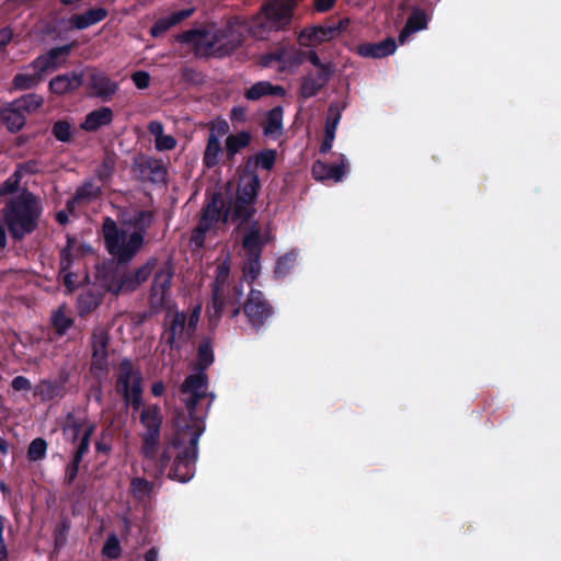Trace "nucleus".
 <instances>
[{"mask_svg":"<svg viewBox=\"0 0 561 561\" xmlns=\"http://www.w3.org/2000/svg\"><path fill=\"white\" fill-rule=\"evenodd\" d=\"M133 170L140 181L167 184L168 168L161 159L141 154L134 159Z\"/></svg>","mask_w":561,"mask_h":561,"instance_id":"nucleus-11","label":"nucleus"},{"mask_svg":"<svg viewBox=\"0 0 561 561\" xmlns=\"http://www.w3.org/2000/svg\"><path fill=\"white\" fill-rule=\"evenodd\" d=\"M344 108H345L344 104H341L340 102H332L328 108L325 127L336 129L337 125L341 121L342 112Z\"/></svg>","mask_w":561,"mask_h":561,"instance_id":"nucleus-42","label":"nucleus"},{"mask_svg":"<svg viewBox=\"0 0 561 561\" xmlns=\"http://www.w3.org/2000/svg\"><path fill=\"white\" fill-rule=\"evenodd\" d=\"M122 554L119 539L115 534L107 535V559H118Z\"/></svg>","mask_w":561,"mask_h":561,"instance_id":"nucleus-49","label":"nucleus"},{"mask_svg":"<svg viewBox=\"0 0 561 561\" xmlns=\"http://www.w3.org/2000/svg\"><path fill=\"white\" fill-rule=\"evenodd\" d=\"M101 186L94 185L93 183L83 184L76 193L75 197L68 203V207L72 204H84L90 203L101 195Z\"/></svg>","mask_w":561,"mask_h":561,"instance_id":"nucleus-34","label":"nucleus"},{"mask_svg":"<svg viewBox=\"0 0 561 561\" xmlns=\"http://www.w3.org/2000/svg\"><path fill=\"white\" fill-rule=\"evenodd\" d=\"M101 302V299L94 294L87 291L80 295L78 299V308L81 316L90 313Z\"/></svg>","mask_w":561,"mask_h":561,"instance_id":"nucleus-40","label":"nucleus"},{"mask_svg":"<svg viewBox=\"0 0 561 561\" xmlns=\"http://www.w3.org/2000/svg\"><path fill=\"white\" fill-rule=\"evenodd\" d=\"M104 16L105 11L103 9H92L82 14L72 16L71 23L75 27L82 30L101 21Z\"/></svg>","mask_w":561,"mask_h":561,"instance_id":"nucleus-35","label":"nucleus"},{"mask_svg":"<svg viewBox=\"0 0 561 561\" xmlns=\"http://www.w3.org/2000/svg\"><path fill=\"white\" fill-rule=\"evenodd\" d=\"M283 115L284 110L282 106H275L266 113L264 125H263V134L265 137H270L272 139H277L283 135L284 126H283Z\"/></svg>","mask_w":561,"mask_h":561,"instance_id":"nucleus-27","label":"nucleus"},{"mask_svg":"<svg viewBox=\"0 0 561 561\" xmlns=\"http://www.w3.org/2000/svg\"><path fill=\"white\" fill-rule=\"evenodd\" d=\"M41 208L35 196L23 191L12 197L3 209V222L15 240L33 232L38 225Z\"/></svg>","mask_w":561,"mask_h":561,"instance_id":"nucleus-5","label":"nucleus"},{"mask_svg":"<svg viewBox=\"0 0 561 561\" xmlns=\"http://www.w3.org/2000/svg\"><path fill=\"white\" fill-rule=\"evenodd\" d=\"M256 209L253 203H241L238 197H236L233 206H232V219L239 221L240 226L250 222L251 218L255 215Z\"/></svg>","mask_w":561,"mask_h":561,"instance_id":"nucleus-33","label":"nucleus"},{"mask_svg":"<svg viewBox=\"0 0 561 561\" xmlns=\"http://www.w3.org/2000/svg\"><path fill=\"white\" fill-rule=\"evenodd\" d=\"M133 495L138 501H146L150 497L153 483L144 478H134L130 482Z\"/></svg>","mask_w":561,"mask_h":561,"instance_id":"nucleus-36","label":"nucleus"},{"mask_svg":"<svg viewBox=\"0 0 561 561\" xmlns=\"http://www.w3.org/2000/svg\"><path fill=\"white\" fill-rule=\"evenodd\" d=\"M217 131V136H224L229 131V125L226 121H219L215 126L211 127V131Z\"/></svg>","mask_w":561,"mask_h":561,"instance_id":"nucleus-64","label":"nucleus"},{"mask_svg":"<svg viewBox=\"0 0 561 561\" xmlns=\"http://www.w3.org/2000/svg\"><path fill=\"white\" fill-rule=\"evenodd\" d=\"M164 126L159 121H151L148 124V131L154 137V140L163 135Z\"/></svg>","mask_w":561,"mask_h":561,"instance_id":"nucleus-58","label":"nucleus"},{"mask_svg":"<svg viewBox=\"0 0 561 561\" xmlns=\"http://www.w3.org/2000/svg\"><path fill=\"white\" fill-rule=\"evenodd\" d=\"M70 49V45L51 48L47 54L39 56L33 62V68L42 76L46 72L54 71L65 62Z\"/></svg>","mask_w":561,"mask_h":561,"instance_id":"nucleus-15","label":"nucleus"},{"mask_svg":"<svg viewBox=\"0 0 561 561\" xmlns=\"http://www.w3.org/2000/svg\"><path fill=\"white\" fill-rule=\"evenodd\" d=\"M232 122L244 123L247 121V108L243 106H234L230 112Z\"/></svg>","mask_w":561,"mask_h":561,"instance_id":"nucleus-57","label":"nucleus"},{"mask_svg":"<svg viewBox=\"0 0 561 561\" xmlns=\"http://www.w3.org/2000/svg\"><path fill=\"white\" fill-rule=\"evenodd\" d=\"M272 240L271 231L265 230L263 232L257 220H253L249 225L248 231L242 238V249L244 251L242 274L248 284L252 285L260 276L263 249Z\"/></svg>","mask_w":561,"mask_h":561,"instance_id":"nucleus-9","label":"nucleus"},{"mask_svg":"<svg viewBox=\"0 0 561 561\" xmlns=\"http://www.w3.org/2000/svg\"><path fill=\"white\" fill-rule=\"evenodd\" d=\"M105 365V337L94 334L93 336V357L91 371L94 377L101 381L104 375Z\"/></svg>","mask_w":561,"mask_h":561,"instance_id":"nucleus-29","label":"nucleus"},{"mask_svg":"<svg viewBox=\"0 0 561 561\" xmlns=\"http://www.w3.org/2000/svg\"><path fill=\"white\" fill-rule=\"evenodd\" d=\"M215 362L214 339L205 335L197 346V373L188 375L180 387L186 412L179 411L174 416V433L171 442L159 457V468L171 480L186 483L195 474L198 456V442L205 431L206 411H199L202 400L209 398L208 407L215 399L208 393V376L205 373Z\"/></svg>","mask_w":561,"mask_h":561,"instance_id":"nucleus-1","label":"nucleus"},{"mask_svg":"<svg viewBox=\"0 0 561 561\" xmlns=\"http://www.w3.org/2000/svg\"><path fill=\"white\" fill-rule=\"evenodd\" d=\"M305 59H307L317 69H320L323 66H334V64L332 62H322L318 53L314 49L305 51Z\"/></svg>","mask_w":561,"mask_h":561,"instance_id":"nucleus-54","label":"nucleus"},{"mask_svg":"<svg viewBox=\"0 0 561 561\" xmlns=\"http://www.w3.org/2000/svg\"><path fill=\"white\" fill-rule=\"evenodd\" d=\"M209 231V228L205 226H202L197 224V226L194 228L191 237L192 243H194L196 247L201 248L204 247L205 240H206V233Z\"/></svg>","mask_w":561,"mask_h":561,"instance_id":"nucleus-51","label":"nucleus"},{"mask_svg":"<svg viewBox=\"0 0 561 561\" xmlns=\"http://www.w3.org/2000/svg\"><path fill=\"white\" fill-rule=\"evenodd\" d=\"M20 182V173L15 172L2 185H0V196L16 192Z\"/></svg>","mask_w":561,"mask_h":561,"instance_id":"nucleus-52","label":"nucleus"},{"mask_svg":"<svg viewBox=\"0 0 561 561\" xmlns=\"http://www.w3.org/2000/svg\"><path fill=\"white\" fill-rule=\"evenodd\" d=\"M427 23L428 21L425 11L419 8L414 9L399 34V43L404 44L413 33L425 30L427 27Z\"/></svg>","mask_w":561,"mask_h":561,"instance_id":"nucleus-25","label":"nucleus"},{"mask_svg":"<svg viewBox=\"0 0 561 561\" xmlns=\"http://www.w3.org/2000/svg\"><path fill=\"white\" fill-rule=\"evenodd\" d=\"M42 79L43 76L38 71L35 75L20 73L15 76L13 84L19 90H26L37 85Z\"/></svg>","mask_w":561,"mask_h":561,"instance_id":"nucleus-41","label":"nucleus"},{"mask_svg":"<svg viewBox=\"0 0 561 561\" xmlns=\"http://www.w3.org/2000/svg\"><path fill=\"white\" fill-rule=\"evenodd\" d=\"M230 275V259L227 257L216 268V277L213 289V306L216 313L222 314L224 309L227 307V300L220 295Z\"/></svg>","mask_w":561,"mask_h":561,"instance_id":"nucleus-17","label":"nucleus"},{"mask_svg":"<svg viewBox=\"0 0 561 561\" xmlns=\"http://www.w3.org/2000/svg\"><path fill=\"white\" fill-rule=\"evenodd\" d=\"M397 49L394 38L387 37L379 43H364L358 46V54L365 58H383L392 55Z\"/></svg>","mask_w":561,"mask_h":561,"instance_id":"nucleus-22","label":"nucleus"},{"mask_svg":"<svg viewBox=\"0 0 561 561\" xmlns=\"http://www.w3.org/2000/svg\"><path fill=\"white\" fill-rule=\"evenodd\" d=\"M116 391L122 396L125 408L131 409L133 416L139 413V422L145 428L141 434V451L146 458L156 459L161 437L162 411L158 404H144L142 375L128 358H124L118 366Z\"/></svg>","mask_w":561,"mask_h":561,"instance_id":"nucleus-3","label":"nucleus"},{"mask_svg":"<svg viewBox=\"0 0 561 561\" xmlns=\"http://www.w3.org/2000/svg\"><path fill=\"white\" fill-rule=\"evenodd\" d=\"M47 449V443L43 438H35L28 446L27 457L31 461L42 459Z\"/></svg>","mask_w":561,"mask_h":561,"instance_id":"nucleus-46","label":"nucleus"},{"mask_svg":"<svg viewBox=\"0 0 561 561\" xmlns=\"http://www.w3.org/2000/svg\"><path fill=\"white\" fill-rule=\"evenodd\" d=\"M176 42L191 45L198 57L224 58L237 50L244 41L242 26L230 20L225 26L191 28L176 35Z\"/></svg>","mask_w":561,"mask_h":561,"instance_id":"nucleus-4","label":"nucleus"},{"mask_svg":"<svg viewBox=\"0 0 561 561\" xmlns=\"http://www.w3.org/2000/svg\"><path fill=\"white\" fill-rule=\"evenodd\" d=\"M14 102L23 113H32L43 105L44 99L41 95L31 93L15 100Z\"/></svg>","mask_w":561,"mask_h":561,"instance_id":"nucleus-39","label":"nucleus"},{"mask_svg":"<svg viewBox=\"0 0 561 561\" xmlns=\"http://www.w3.org/2000/svg\"><path fill=\"white\" fill-rule=\"evenodd\" d=\"M242 294V283L234 285L232 288V297L228 298L227 307L224 309L222 313H227L233 319L242 311L248 323L257 332L274 314V308L259 289L251 288L243 305L240 304Z\"/></svg>","mask_w":561,"mask_h":561,"instance_id":"nucleus-7","label":"nucleus"},{"mask_svg":"<svg viewBox=\"0 0 561 561\" xmlns=\"http://www.w3.org/2000/svg\"><path fill=\"white\" fill-rule=\"evenodd\" d=\"M222 153L221 142L218 136L210 131L207 145L203 154V163L206 168L213 169L219 164V156Z\"/></svg>","mask_w":561,"mask_h":561,"instance_id":"nucleus-31","label":"nucleus"},{"mask_svg":"<svg viewBox=\"0 0 561 561\" xmlns=\"http://www.w3.org/2000/svg\"><path fill=\"white\" fill-rule=\"evenodd\" d=\"M60 274L64 277V284L67 287V289L69 291H72L75 289V287H76V279H75L76 275L72 274L71 272H69V270L64 272L61 267H60Z\"/></svg>","mask_w":561,"mask_h":561,"instance_id":"nucleus-59","label":"nucleus"},{"mask_svg":"<svg viewBox=\"0 0 561 561\" xmlns=\"http://www.w3.org/2000/svg\"><path fill=\"white\" fill-rule=\"evenodd\" d=\"M344 108H345L344 104H341L340 102H332L328 108L325 127L336 129L337 125L341 121L342 112Z\"/></svg>","mask_w":561,"mask_h":561,"instance_id":"nucleus-43","label":"nucleus"},{"mask_svg":"<svg viewBox=\"0 0 561 561\" xmlns=\"http://www.w3.org/2000/svg\"><path fill=\"white\" fill-rule=\"evenodd\" d=\"M92 253V248L87 244L79 243L77 239L68 237L67 245L61 251L60 265L64 272L70 268L71 261L69 255L76 254L79 257H83Z\"/></svg>","mask_w":561,"mask_h":561,"instance_id":"nucleus-30","label":"nucleus"},{"mask_svg":"<svg viewBox=\"0 0 561 561\" xmlns=\"http://www.w3.org/2000/svg\"><path fill=\"white\" fill-rule=\"evenodd\" d=\"M85 453V444L83 443L82 447H77L75 453L73 460L70 465H68L66 469V482L68 484L72 483L78 474V466L81 461L82 455Z\"/></svg>","mask_w":561,"mask_h":561,"instance_id":"nucleus-45","label":"nucleus"},{"mask_svg":"<svg viewBox=\"0 0 561 561\" xmlns=\"http://www.w3.org/2000/svg\"><path fill=\"white\" fill-rule=\"evenodd\" d=\"M296 7V0H270L262 5L261 11L251 20L250 33L256 39L264 41L273 32L288 30Z\"/></svg>","mask_w":561,"mask_h":561,"instance_id":"nucleus-6","label":"nucleus"},{"mask_svg":"<svg viewBox=\"0 0 561 561\" xmlns=\"http://www.w3.org/2000/svg\"><path fill=\"white\" fill-rule=\"evenodd\" d=\"M277 151L275 149H263L255 154L248 157L244 162L243 172L257 174V169L271 171L275 167Z\"/></svg>","mask_w":561,"mask_h":561,"instance_id":"nucleus-19","label":"nucleus"},{"mask_svg":"<svg viewBox=\"0 0 561 561\" xmlns=\"http://www.w3.org/2000/svg\"><path fill=\"white\" fill-rule=\"evenodd\" d=\"M12 31L10 28L0 30V54L4 51L5 46L12 39Z\"/></svg>","mask_w":561,"mask_h":561,"instance_id":"nucleus-62","label":"nucleus"},{"mask_svg":"<svg viewBox=\"0 0 561 561\" xmlns=\"http://www.w3.org/2000/svg\"><path fill=\"white\" fill-rule=\"evenodd\" d=\"M150 79V75L142 70L136 71L131 76L134 84L140 90L147 89L149 87Z\"/></svg>","mask_w":561,"mask_h":561,"instance_id":"nucleus-53","label":"nucleus"},{"mask_svg":"<svg viewBox=\"0 0 561 561\" xmlns=\"http://www.w3.org/2000/svg\"><path fill=\"white\" fill-rule=\"evenodd\" d=\"M335 66H323L317 72H308L301 79L300 94L304 99L316 96L331 80Z\"/></svg>","mask_w":561,"mask_h":561,"instance_id":"nucleus-13","label":"nucleus"},{"mask_svg":"<svg viewBox=\"0 0 561 561\" xmlns=\"http://www.w3.org/2000/svg\"><path fill=\"white\" fill-rule=\"evenodd\" d=\"M336 0H314L313 7L318 12H328L331 10Z\"/></svg>","mask_w":561,"mask_h":561,"instance_id":"nucleus-61","label":"nucleus"},{"mask_svg":"<svg viewBox=\"0 0 561 561\" xmlns=\"http://www.w3.org/2000/svg\"><path fill=\"white\" fill-rule=\"evenodd\" d=\"M252 140L251 133L242 130L237 134H231L226 138V158L231 162L236 154L250 146Z\"/></svg>","mask_w":561,"mask_h":561,"instance_id":"nucleus-28","label":"nucleus"},{"mask_svg":"<svg viewBox=\"0 0 561 561\" xmlns=\"http://www.w3.org/2000/svg\"><path fill=\"white\" fill-rule=\"evenodd\" d=\"M51 321L59 334H64L73 323L65 306H60L54 312Z\"/></svg>","mask_w":561,"mask_h":561,"instance_id":"nucleus-38","label":"nucleus"},{"mask_svg":"<svg viewBox=\"0 0 561 561\" xmlns=\"http://www.w3.org/2000/svg\"><path fill=\"white\" fill-rule=\"evenodd\" d=\"M36 394L43 400H50L60 394V388L49 381H43L36 387Z\"/></svg>","mask_w":561,"mask_h":561,"instance_id":"nucleus-47","label":"nucleus"},{"mask_svg":"<svg viewBox=\"0 0 561 561\" xmlns=\"http://www.w3.org/2000/svg\"><path fill=\"white\" fill-rule=\"evenodd\" d=\"M154 220L152 210H138L125 225L134 231L128 234L126 230L117 227L112 218L107 217V253L116 261L115 266L107 265V293L115 296L135 291L145 283L158 264L157 257H150L144 265L131 271L129 262L137 255L145 244V236Z\"/></svg>","mask_w":561,"mask_h":561,"instance_id":"nucleus-2","label":"nucleus"},{"mask_svg":"<svg viewBox=\"0 0 561 561\" xmlns=\"http://www.w3.org/2000/svg\"><path fill=\"white\" fill-rule=\"evenodd\" d=\"M295 263V255L291 253H287L280 257H278L275 268H274V277L282 278L285 277L288 272L293 268Z\"/></svg>","mask_w":561,"mask_h":561,"instance_id":"nucleus-44","label":"nucleus"},{"mask_svg":"<svg viewBox=\"0 0 561 561\" xmlns=\"http://www.w3.org/2000/svg\"><path fill=\"white\" fill-rule=\"evenodd\" d=\"M260 188L261 181L259 175L243 172L236 192V197H238L241 203L255 204Z\"/></svg>","mask_w":561,"mask_h":561,"instance_id":"nucleus-20","label":"nucleus"},{"mask_svg":"<svg viewBox=\"0 0 561 561\" xmlns=\"http://www.w3.org/2000/svg\"><path fill=\"white\" fill-rule=\"evenodd\" d=\"M174 271L171 263H165L154 274L150 288V305L153 308H163L169 300V291L171 289Z\"/></svg>","mask_w":561,"mask_h":561,"instance_id":"nucleus-12","label":"nucleus"},{"mask_svg":"<svg viewBox=\"0 0 561 561\" xmlns=\"http://www.w3.org/2000/svg\"><path fill=\"white\" fill-rule=\"evenodd\" d=\"M286 90L278 84H273L270 81H259L245 90L244 96L249 101H259L263 96L276 95L285 96Z\"/></svg>","mask_w":561,"mask_h":561,"instance_id":"nucleus-26","label":"nucleus"},{"mask_svg":"<svg viewBox=\"0 0 561 561\" xmlns=\"http://www.w3.org/2000/svg\"><path fill=\"white\" fill-rule=\"evenodd\" d=\"M347 162L343 154H341L340 163H325L320 160L316 161L312 165V176L317 181L333 180L341 182L346 173Z\"/></svg>","mask_w":561,"mask_h":561,"instance_id":"nucleus-16","label":"nucleus"},{"mask_svg":"<svg viewBox=\"0 0 561 561\" xmlns=\"http://www.w3.org/2000/svg\"><path fill=\"white\" fill-rule=\"evenodd\" d=\"M201 317V307L196 306L190 313L187 312V325L191 328V331H197V324Z\"/></svg>","mask_w":561,"mask_h":561,"instance_id":"nucleus-56","label":"nucleus"},{"mask_svg":"<svg viewBox=\"0 0 561 561\" xmlns=\"http://www.w3.org/2000/svg\"><path fill=\"white\" fill-rule=\"evenodd\" d=\"M105 124V108H99L87 115L81 123V128L85 131H95Z\"/></svg>","mask_w":561,"mask_h":561,"instance_id":"nucleus-37","label":"nucleus"},{"mask_svg":"<svg viewBox=\"0 0 561 561\" xmlns=\"http://www.w3.org/2000/svg\"><path fill=\"white\" fill-rule=\"evenodd\" d=\"M93 432V426L76 421L69 416L64 427V434L66 438L73 444L79 443L78 447H82L85 444V450L89 446V439Z\"/></svg>","mask_w":561,"mask_h":561,"instance_id":"nucleus-21","label":"nucleus"},{"mask_svg":"<svg viewBox=\"0 0 561 561\" xmlns=\"http://www.w3.org/2000/svg\"><path fill=\"white\" fill-rule=\"evenodd\" d=\"M195 332L187 325V311L168 312L162 323L160 344L163 348L162 354H168L169 362L174 365L183 358L184 351L188 344L193 343Z\"/></svg>","mask_w":561,"mask_h":561,"instance_id":"nucleus-8","label":"nucleus"},{"mask_svg":"<svg viewBox=\"0 0 561 561\" xmlns=\"http://www.w3.org/2000/svg\"><path fill=\"white\" fill-rule=\"evenodd\" d=\"M201 317V307L196 306L190 313L187 312V325L191 328V331H197V324Z\"/></svg>","mask_w":561,"mask_h":561,"instance_id":"nucleus-55","label":"nucleus"},{"mask_svg":"<svg viewBox=\"0 0 561 561\" xmlns=\"http://www.w3.org/2000/svg\"><path fill=\"white\" fill-rule=\"evenodd\" d=\"M1 116L11 131L20 130L25 124V115L22 110L15 105V102L4 107Z\"/></svg>","mask_w":561,"mask_h":561,"instance_id":"nucleus-32","label":"nucleus"},{"mask_svg":"<svg viewBox=\"0 0 561 561\" xmlns=\"http://www.w3.org/2000/svg\"><path fill=\"white\" fill-rule=\"evenodd\" d=\"M195 9H183L175 12H172L170 15L160 18L151 27V35L153 37H159L163 35L171 27L178 25L182 21L188 19L193 13Z\"/></svg>","mask_w":561,"mask_h":561,"instance_id":"nucleus-23","label":"nucleus"},{"mask_svg":"<svg viewBox=\"0 0 561 561\" xmlns=\"http://www.w3.org/2000/svg\"><path fill=\"white\" fill-rule=\"evenodd\" d=\"M12 387L16 391L28 390L31 388V383L25 377L19 376L13 379Z\"/></svg>","mask_w":561,"mask_h":561,"instance_id":"nucleus-63","label":"nucleus"},{"mask_svg":"<svg viewBox=\"0 0 561 561\" xmlns=\"http://www.w3.org/2000/svg\"><path fill=\"white\" fill-rule=\"evenodd\" d=\"M351 21L348 18H344V19H341L339 20L337 23L335 24H332V25H328L329 28H332L334 30V38L337 37L342 32L346 31V28L348 27Z\"/></svg>","mask_w":561,"mask_h":561,"instance_id":"nucleus-60","label":"nucleus"},{"mask_svg":"<svg viewBox=\"0 0 561 561\" xmlns=\"http://www.w3.org/2000/svg\"><path fill=\"white\" fill-rule=\"evenodd\" d=\"M224 201L220 198L219 194H215L210 202L203 208L202 216L199 218L198 224L209 228V230L221 219L226 222L228 218L229 210L227 209L224 213Z\"/></svg>","mask_w":561,"mask_h":561,"instance_id":"nucleus-18","label":"nucleus"},{"mask_svg":"<svg viewBox=\"0 0 561 561\" xmlns=\"http://www.w3.org/2000/svg\"><path fill=\"white\" fill-rule=\"evenodd\" d=\"M334 30L328 25H311L304 27L297 36L299 46L314 48L334 38Z\"/></svg>","mask_w":561,"mask_h":561,"instance_id":"nucleus-14","label":"nucleus"},{"mask_svg":"<svg viewBox=\"0 0 561 561\" xmlns=\"http://www.w3.org/2000/svg\"><path fill=\"white\" fill-rule=\"evenodd\" d=\"M53 134L60 141H69L71 138V125L66 121L55 123Z\"/></svg>","mask_w":561,"mask_h":561,"instance_id":"nucleus-48","label":"nucleus"},{"mask_svg":"<svg viewBox=\"0 0 561 561\" xmlns=\"http://www.w3.org/2000/svg\"><path fill=\"white\" fill-rule=\"evenodd\" d=\"M154 146L158 151H169L176 147V139L171 135H162L154 140Z\"/></svg>","mask_w":561,"mask_h":561,"instance_id":"nucleus-50","label":"nucleus"},{"mask_svg":"<svg viewBox=\"0 0 561 561\" xmlns=\"http://www.w3.org/2000/svg\"><path fill=\"white\" fill-rule=\"evenodd\" d=\"M82 84V77L77 72H70L55 77L49 82L53 93L62 95L76 91Z\"/></svg>","mask_w":561,"mask_h":561,"instance_id":"nucleus-24","label":"nucleus"},{"mask_svg":"<svg viewBox=\"0 0 561 561\" xmlns=\"http://www.w3.org/2000/svg\"><path fill=\"white\" fill-rule=\"evenodd\" d=\"M305 60V51L290 43H279L261 56L263 67H277L280 72L295 71Z\"/></svg>","mask_w":561,"mask_h":561,"instance_id":"nucleus-10","label":"nucleus"}]
</instances>
